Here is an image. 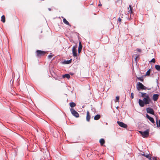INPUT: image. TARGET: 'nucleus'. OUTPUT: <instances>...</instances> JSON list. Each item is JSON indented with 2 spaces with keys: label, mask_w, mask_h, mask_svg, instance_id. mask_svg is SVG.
Here are the masks:
<instances>
[{
  "label": "nucleus",
  "mask_w": 160,
  "mask_h": 160,
  "mask_svg": "<svg viewBox=\"0 0 160 160\" xmlns=\"http://www.w3.org/2000/svg\"><path fill=\"white\" fill-rule=\"evenodd\" d=\"M138 58V56H137L135 58V61H136L137 59Z\"/></svg>",
  "instance_id": "58836bf2"
},
{
  "label": "nucleus",
  "mask_w": 160,
  "mask_h": 160,
  "mask_svg": "<svg viewBox=\"0 0 160 160\" xmlns=\"http://www.w3.org/2000/svg\"><path fill=\"white\" fill-rule=\"evenodd\" d=\"M150 154H147V158H148L149 160H152V157L150 156Z\"/></svg>",
  "instance_id": "cd10ccee"
},
{
  "label": "nucleus",
  "mask_w": 160,
  "mask_h": 160,
  "mask_svg": "<svg viewBox=\"0 0 160 160\" xmlns=\"http://www.w3.org/2000/svg\"><path fill=\"white\" fill-rule=\"evenodd\" d=\"M1 21L4 23L5 22V17L4 15H2L1 17Z\"/></svg>",
  "instance_id": "5701e85b"
},
{
  "label": "nucleus",
  "mask_w": 160,
  "mask_h": 160,
  "mask_svg": "<svg viewBox=\"0 0 160 160\" xmlns=\"http://www.w3.org/2000/svg\"><path fill=\"white\" fill-rule=\"evenodd\" d=\"M117 123L118 125L121 127L125 128L127 127V125L125 124L122 122L118 121H117Z\"/></svg>",
  "instance_id": "6e6552de"
},
{
  "label": "nucleus",
  "mask_w": 160,
  "mask_h": 160,
  "mask_svg": "<svg viewBox=\"0 0 160 160\" xmlns=\"http://www.w3.org/2000/svg\"><path fill=\"white\" fill-rule=\"evenodd\" d=\"M137 78L141 82H143V77L142 76L141 77H137Z\"/></svg>",
  "instance_id": "a878e982"
},
{
  "label": "nucleus",
  "mask_w": 160,
  "mask_h": 160,
  "mask_svg": "<svg viewBox=\"0 0 160 160\" xmlns=\"http://www.w3.org/2000/svg\"><path fill=\"white\" fill-rule=\"evenodd\" d=\"M54 56L53 54H52V55L50 54V55H48V58L50 59H51L52 58V56Z\"/></svg>",
  "instance_id": "c85d7f7f"
},
{
  "label": "nucleus",
  "mask_w": 160,
  "mask_h": 160,
  "mask_svg": "<svg viewBox=\"0 0 160 160\" xmlns=\"http://www.w3.org/2000/svg\"><path fill=\"white\" fill-rule=\"evenodd\" d=\"M93 108H92V109H93Z\"/></svg>",
  "instance_id": "a18cd8bd"
},
{
  "label": "nucleus",
  "mask_w": 160,
  "mask_h": 160,
  "mask_svg": "<svg viewBox=\"0 0 160 160\" xmlns=\"http://www.w3.org/2000/svg\"><path fill=\"white\" fill-rule=\"evenodd\" d=\"M131 16V15H130V17L129 18L128 16H127V15H126V18H127V19H128L129 20H130L131 19H132Z\"/></svg>",
  "instance_id": "7c9ffc66"
},
{
  "label": "nucleus",
  "mask_w": 160,
  "mask_h": 160,
  "mask_svg": "<svg viewBox=\"0 0 160 160\" xmlns=\"http://www.w3.org/2000/svg\"><path fill=\"white\" fill-rule=\"evenodd\" d=\"M146 89H147L148 90H150L151 89V88H150L146 87Z\"/></svg>",
  "instance_id": "c9c22d12"
},
{
  "label": "nucleus",
  "mask_w": 160,
  "mask_h": 160,
  "mask_svg": "<svg viewBox=\"0 0 160 160\" xmlns=\"http://www.w3.org/2000/svg\"><path fill=\"white\" fill-rule=\"evenodd\" d=\"M62 77L63 78H67V79H68L70 78V75L69 74L67 73L63 75H62Z\"/></svg>",
  "instance_id": "aec40b11"
},
{
  "label": "nucleus",
  "mask_w": 160,
  "mask_h": 160,
  "mask_svg": "<svg viewBox=\"0 0 160 160\" xmlns=\"http://www.w3.org/2000/svg\"><path fill=\"white\" fill-rule=\"evenodd\" d=\"M46 53V52L45 51L37 50L36 51V56L37 57H41L44 55Z\"/></svg>",
  "instance_id": "20e7f679"
},
{
  "label": "nucleus",
  "mask_w": 160,
  "mask_h": 160,
  "mask_svg": "<svg viewBox=\"0 0 160 160\" xmlns=\"http://www.w3.org/2000/svg\"><path fill=\"white\" fill-rule=\"evenodd\" d=\"M155 68L157 70L160 71V66L158 65H156L155 66Z\"/></svg>",
  "instance_id": "393cba45"
},
{
  "label": "nucleus",
  "mask_w": 160,
  "mask_h": 160,
  "mask_svg": "<svg viewBox=\"0 0 160 160\" xmlns=\"http://www.w3.org/2000/svg\"><path fill=\"white\" fill-rule=\"evenodd\" d=\"M143 99L146 105L149 104L151 102V99L148 95H147Z\"/></svg>",
  "instance_id": "7ed1b4c3"
},
{
  "label": "nucleus",
  "mask_w": 160,
  "mask_h": 160,
  "mask_svg": "<svg viewBox=\"0 0 160 160\" xmlns=\"http://www.w3.org/2000/svg\"><path fill=\"white\" fill-rule=\"evenodd\" d=\"M156 158H156V157H153L152 158V159H153V160H155V159H156Z\"/></svg>",
  "instance_id": "e433bc0d"
},
{
  "label": "nucleus",
  "mask_w": 160,
  "mask_h": 160,
  "mask_svg": "<svg viewBox=\"0 0 160 160\" xmlns=\"http://www.w3.org/2000/svg\"><path fill=\"white\" fill-rule=\"evenodd\" d=\"M150 62H151L155 63V58H153L152 59L151 61H150Z\"/></svg>",
  "instance_id": "2f4dec72"
},
{
  "label": "nucleus",
  "mask_w": 160,
  "mask_h": 160,
  "mask_svg": "<svg viewBox=\"0 0 160 160\" xmlns=\"http://www.w3.org/2000/svg\"><path fill=\"white\" fill-rule=\"evenodd\" d=\"M99 142L101 146H102L105 142V140L103 138L100 139Z\"/></svg>",
  "instance_id": "6ab92c4d"
},
{
  "label": "nucleus",
  "mask_w": 160,
  "mask_h": 160,
  "mask_svg": "<svg viewBox=\"0 0 160 160\" xmlns=\"http://www.w3.org/2000/svg\"><path fill=\"white\" fill-rule=\"evenodd\" d=\"M142 155L144 157H145L147 158V154H145L144 152H143V153H142Z\"/></svg>",
  "instance_id": "72a5a7b5"
},
{
  "label": "nucleus",
  "mask_w": 160,
  "mask_h": 160,
  "mask_svg": "<svg viewBox=\"0 0 160 160\" xmlns=\"http://www.w3.org/2000/svg\"><path fill=\"white\" fill-rule=\"evenodd\" d=\"M147 112L149 114L154 115L155 116L156 115H155L154 111L153 109L150 107H148L146 108Z\"/></svg>",
  "instance_id": "423d86ee"
},
{
  "label": "nucleus",
  "mask_w": 160,
  "mask_h": 160,
  "mask_svg": "<svg viewBox=\"0 0 160 160\" xmlns=\"http://www.w3.org/2000/svg\"><path fill=\"white\" fill-rule=\"evenodd\" d=\"M102 6V4L101 3H100L98 5V6Z\"/></svg>",
  "instance_id": "ea45409f"
},
{
  "label": "nucleus",
  "mask_w": 160,
  "mask_h": 160,
  "mask_svg": "<svg viewBox=\"0 0 160 160\" xmlns=\"http://www.w3.org/2000/svg\"><path fill=\"white\" fill-rule=\"evenodd\" d=\"M151 69H149L146 72L145 76H149L151 71Z\"/></svg>",
  "instance_id": "4be33fe9"
},
{
  "label": "nucleus",
  "mask_w": 160,
  "mask_h": 160,
  "mask_svg": "<svg viewBox=\"0 0 160 160\" xmlns=\"http://www.w3.org/2000/svg\"><path fill=\"white\" fill-rule=\"evenodd\" d=\"M90 115L89 112L88 111H87V116H86V120L88 122H89L90 121Z\"/></svg>",
  "instance_id": "4468645a"
},
{
  "label": "nucleus",
  "mask_w": 160,
  "mask_h": 160,
  "mask_svg": "<svg viewBox=\"0 0 160 160\" xmlns=\"http://www.w3.org/2000/svg\"><path fill=\"white\" fill-rule=\"evenodd\" d=\"M149 129H148L144 131H139V132L143 138H146L149 136Z\"/></svg>",
  "instance_id": "f257e3e1"
},
{
  "label": "nucleus",
  "mask_w": 160,
  "mask_h": 160,
  "mask_svg": "<svg viewBox=\"0 0 160 160\" xmlns=\"http://www.w3.org/2000/svg\"><path fill=\"white\" fill-rule=\"evenodd\" d=\"M82 46L81 44V42H79V46H78V53H80L81 51L82 50Z\"/></svg>",
  "instance_id": "2eb2a0df"
},
{
  "label": "nucleus",
  "mask_w": 160,
  "mask_h": 160,
  "mask_svg": "<svg viewBox=\"0 0 160 160\" xmlns=\"http://www.w3.org/2000/svg\"><path fill=\"white\" fill-rule=\"evenodd\" d=\"M77 48V45H74L72 48V52L73 56L77 57L78 54L77 53V50L76 48Z\"/></svg>",
  "instance_id": "0eeeda50"
},
{
  "label": "nucleus",
  "mask_w": 160,
  "mask_h": 160,
  "mask_svg": "<svg viewBox=\"0 0 160 160\" xmlns=\"http://www.w3.org/2000/svg\"><path fill=\"white\" fill-rule=\"evenodd\" d=\"M70 110L71 113L73 116H74L76 118H78L79 117V113L73 108H71L70 109Z\"/></svg>",
  "instance_id": "39448f33"
},
{
  "label": "nucleus",
  "mask_w": 160,
  "mask_h": 160,
  "mask_svg": "<svg viewBox=\"0 0 160 160\" xmlns=\"http://www.w3.org/2000/svg\"><path fill=\"white\" fill-rule=\"evenodd\" d=\"M146 117L152 123H155L154 120L153 118L150 116L149 115L147 114H146Z\"/></svg>",
  "instance_id": "1a4fd4ad"
},
{
  "label": "nucleus",
  "mask_w": 160,
  "mask_h": 160,
  "mask_svg": "<svg viewBox=\"0 0 160 160\" xmlns=\"http://www.w3.org/2000/svg\"><path fill=\"white\" fill-rule=\"evenodd\" d=\"M141 94V96L144 98L147 95H148L146 93L142 92H140Z\"/></svg>",
  "instance_id": "b1692460"
},
{
  "label": "nucleus",
  "mask_w": 160,
  "mask_h": 160,
  "mask_svg": "<svg viewBox=\"0 0 160 160\" xmlns=\"http://www.w3.org/2000/svg\"><path fill=\"white\" fill-rule=\"evenodd\" d=\"M136 88L138 91L141 90H146V87L144 86L142 83L138 82L136 85Z\"/></svg>",
  "instance_id": "f03ea898"
},
{
  "label": "nucleus",
  "mask_w": 160,
  "mask_h": 160,
  "mask_svg": "<svg viewBox=\"0 0 160 160\" xmlns=\"http://www.w3.org/2000/svg\"><path fill=\"white\" fill-rule=\"evenodd\" d=\"M118 21L119 22H121V19L120 17H119L118 19Z\"/></svg>",
  "instance_id": "f704fd0d"
},
{
  "label": "nucleus",
  "mask_w": 160,
  "mask_h": 160,
  "mask_svg": "<svg viewBox=\"0 0 160 160\" xmlns=\"http://www.w3.org/2000/svg\"><path fill=\"white\" fill-rule=\"evenodd\" d=\"M138 51L139 52H140L141 51V50L140 49H138Z\"/></svg>",
  "instance_id": "79ce46f5"
},
{
  "label": "nucleus",
  "mask_w": 160,
  "mask_h": 160,
  "mask_svg": "<svg viewBox=\"0 0 160 160\" xmlns=\"http://www.w3.org/2000/svg\"><path fill=\"white\" fill-rule=\"evenodd\" d=\"M69 105L72 108L76 106V104L74 102H70L69 103Z\"/></svg>",
  "instance_id": "412c9836"
},
{
  "label": "nucleus",
  "mask_w": 160,
  "mask_h": 160,
  "mask_svg": "<svg viewBox=\"0 0 160 160\" xmlns=\"http://www.w3.org/2000/svg\"><path fill=\"white\" fill-rule=\"evenodd\" d=\"M70 74L71 75H73V73L72 72H70Z\"/></svg>",
  "instance_id": "4c0bfd02"
},
{
  "label": "nucleus",
  "mask_w": 160,
  "mask_h": 160,
  "mask_svg": "<svg viewBox=\"0 0 160 160\" xmlns=\"http://www.w3.org/2000/svg\"><path fill=\"white\" fill-rule=\"evenodd\" d=\"M119 96H117L116 97V99L115 101V102H118L119 101Z\"/></svg>",
  "instance_id": "bb28decb"
},
{
  "label": "nucleus",
  "mask_w": 160,
  "mask_h": 160,
  "mask_svg": "<svg viewBox=\"0 0 160 160\" xmlns=\"http://www.w3.org/2000/svg\"><path fill=\"white\" fill-rule=\"evenodd\" d=\"M106 124L107 125L108 124L107 123H106Z\"/></svg>",
  "instance_id": "49530a36"
},
{
  "label": "nucleus",
  "mask_w": 160,
  "mask_h": 160,
  "mask_svg": "<svg viewBox=\"0 0 160 160\" xmlns=\"http://www.w3.org/2000/svg\"><path fill=\"white\" fill-rule=\"evenodd\" d=\"M100 117L101 116L100 114H97L94 116V119L95 120H97L100 119Z\"/></svg>",
  "instance_id": "a211bd4d"
},
{
  "label": "nucleus",
  "mask_w": 160,
  "mask_h": 160,
  "mask_svg": "<svg viewBox=\"0 0 160 160\" xmlns=\"http://www.w3.org/2000/svg\"><path fill=\"white\" fill-rule=\"evenodd\" d=\"M122 16H123V15H122H122L120 14V16L121 17V18H122Z\"/></svg>",
  "instance_id": "a19ab883"
},
{
  "label": "nucleus",
  "mask_w": 160,
  "mask_h": 160,
  "mask_svg": "<svg viewBox=\"0 0 160 160\" xmlns=\"http://www.w3.org/2000/svg\"><path fill=\"white\" fill-rule=\"evenodd\" d=\"M72 59H71L68 60H64L61 62V63L63 64H68L70 63L71 62Z\"/></svg>",
  "instance_id": "ddd939ff"
},
{
  "label": "nucleus",
  "mask_w": 160,
  "mask_h": 160,
  "mask_svg": "<svg viewBox=\"0 0 160 160\" xmlns=\"http://www.w3.org/2000/svg\"><path fill=\"white\" fill-rule=\"evenodd\" d=\"M63 22L66 24L68 25L70 27L71 26V25L69 24V22L65 18H63Z\"/></svg>",
  "instance_id": "dca6fc26"
},
{
  "label": "nucleus",
  "mask_w": 160,
  "mask_h": 160,
  "mask_svg": "<svg viewBox=\"0 0 160 160\" xmlns=\"http://www.w3.org/2000/svg\"><path fill=\"white\" fill-rule=\"evenodd\" d=\"M159 97V94H154L152 97V99L154 101H156L158 99Z\"/></svg>",
  "instance_id": "9d476101"
},
{
  "label": "nucleus",
  "mask_w": 160,
  "mask_h": 160,
  "mask_svg": "<svg viewBox=\"0 0 160 160\" xmlns=\"http://www.w3.org/2000/svg\"><path fill=\"white\" fill-rule=\"evenodd\" d=\"M156 119L157 127L160 128V120H158V117L157 115H155Z\"/></svg>",
  "instance_id": "9b49d317"
},
{
  "label": "nucleus",
  "mask_w": 160,
  "mask_h": 160,
  "mask_svg": "<svg viewBox=\"0 0 160 160\" xmlns=\"http://www.w3.org/2000/svg\"><path fill=\"white\" fill-rule=\"evenodd\" d=\"M155 160H158L157 158H156V159H155Z\"/></svg>",
  "instance_id": "c03bdc74"
},
{
  "label": "nucleus",
  "mask_w": 160,
  "mask_h": 160,
  "mask_svg": "<svg viewBox=\"0 0 160 160\" xmlns=\"http://www.w3.org/2000/svg\"><path fill=\"white\" fill-rule=\"evenodd\" d=\"M129 8H130V10L128 11L129 13H130L131 14H132L133 13V9L132 8L131 5H129Z\"/></svg>",
  "instance_id": "f3484780"
},
{
  "label": "nucleus",
  "mask_w": 160,
  "mask_h": 160,
  "mask_svg": "<svg viewBox=\"0 0 160 160\" xmlns=\"http://www.w3.org/2000/svg\"><path fill=\"white\" fill-rule=\"evenodd\" d=\"M131 98L133 99L134 98V94L133 92H132L131 94Z\"/></svg>",
  "instance_id": "473e14b6"
},
{
  "label": "nucleus",
  "mask_w": 160,
  "mask_h": 160,
  "mask_svg": "<svg viewBox=\"0 0 160 160\" xmlns=\"http://www.w3.org/2000/svg\"><path fill=\"white\" fill-rule=\"evenodd\" d=\"M131 16V15H130V17L129 18L128 16H127V15H126V18H127V19H128L129 20H130L131 19H132Z\"/></svg>",
  "instance_id": "c756f323"
},
{
  "label": "nucleus",
  "mask_w": 160,
  "mask_h": 160,
  "mask_svg": "<svg viewBox=\"0 0 160 160\" xmlns=\"http://www.w3.org/2000/svg\"><path fill=\"white\" fill-rule=\"evenodd\" d=\"M48 10H49V11H51V9L50 8H48Z\"/></svg>",
  "instance_id": "37998d69"
},
{
  "label": "nucleus",
  "mask_w": 160,
  "mask_h": 160,
  "mask_svg": "<svg viewBox=\"0 0 160 160\" xmlns=\"http://www.w3.org/2000/svg\"><path fill=\"white\" fill-rule=\"evenodd\" d=\"M138 103L140 106L141 107H143L144 106L145 103L144 102L143 100L139 99L138 100Z\"/></svg>",
  "instance_id": "f8f14e48"
}]
</instances>
